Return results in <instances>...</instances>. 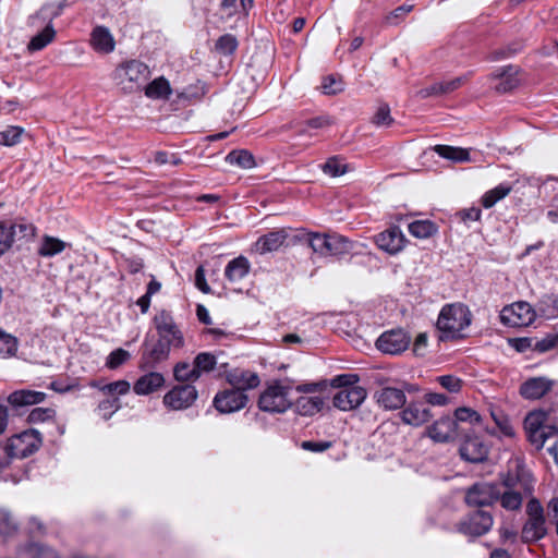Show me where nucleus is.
<instances>
[{
    "label": "nucleus",
    "mask_w": 558,
    "mask_h": 558,
    "mask_svg": "<svg viewBox=\"0 0 558 558\" xmlns=\"http://www.w3.org/2000/svg\"><path fill=\"white\" fill-rule=\"evenodd\" d=\"M295 238L306 241L313 252L320 256H341L349 254L352 250V243L339 234L328 235L301 231Z\"/></svg>",
    "instance_id": "nucleus-1"
},
{
    "label": "nucleus",
    "mask_w": 558,
    "mask_h": 558,
    "mask_svg": "<svg viewBox=\"0 0 558 558\" xmlns=\"http://www.w3.org/2000/svg\"><path fill=\"white\" fill-rule=\"evenodd\" d=\"M150 76L149 68L140 60H129L117 65L112 80L125 93L138 89Z\"/></svg>",
    "instance_id": "nucleus-2"
},
{
    "label": "nucleus",
    "mask_w": 558,
    "mask_h": 558,
    "mask_svg": "<svg viewBox=\"0 0 558 558\" xmlns=\"http://www.w3.org/2000/svg\"><path fill=\"white\" fill-rule=\"evenodd\" d=\"M525 512L527 518L522 526L521 539L525 544L536 543L548 533L544 508L537 498L532 497L526 504Z\"/></svg>",
    "instance_id": "nucleus-3"
},
{
    "label": "nucleus",
    "mask_w": 558,
    "mask_h": 558,
    "mask_svg": "<svg viewBox=\"0 0 558 558\" xmlns=\"http://www.w3.org/2000/svg\"><path fill=\"white\" fill-rule=\"evenodd\" d=\"M291 390L290 385H284L279 380L274 381L260 393L259 410L268 413H284L292 408Z\"/></svg>",
    "instance_id": "nucleus-4"
},
{
    "label": "nucleus",
    "mask_w": 558,
    "mask_h": 558,
    "mask_svg": "<svg viewBox=\"0 0 558 558\" xmlns=\"http://www.w3.org/2000/svg\"><path fill=\"white\" fill-rule=\"evenodd\" d=\"M43 439L37 429L29 428L15 434L7 441V450L12 459H24L35 453L41 446Z\"/></svg>",
    "instance_id": "nucleus-5"
},
{
    "label": "nucleus",
    "mask_w": 558,
    "mask_h": 558,
    "mask_svg": "<svg viewBox=\"0 0 558 558\" xmlns=\"http://www.w3.org/2000/svg\"><path fill=\"white\" fill-rule=\"evenodd\" d=\"M412 338L402 328H395L384 331L376 340L375 347L385 354L398 355L408 350Z\"/></svg>",
    "instance_id": "nucleus-6"
},
{
    "label": "nucleus",
    "mask_w": 558,
    "mask_h": 558,
    "mask_svg": "<svg viewBox=\"0 0 558 558\" xmlns=\"http://www.w3.org/2000/svg\"><path fill=\"white\" fill-rule=\"evenodd\" d=\"M535 312L524 301L506 305L500 312V322L508 327H525L535 320Z\"/></svg>",
    "instance_id": "nucleus-7"
},
{
    "label": "nucleus",
    "mask_w": 558,
    "mask_h": 558,
    "mask_svg": "<svg viewBox=\"0 0 558 558\" xmlns=\"http://www.w3.org/2000/svg\"><path fill=\"white\" fill-rule=\"evenodd\" d=\"M493 526V517L484 510H475L459 524L458 531L468 537L475 538L487 534Z\"/></svg>",
    "instance_id": "nucleus-8"
},
{
    "label": "nucleus",
    "mask_w": 558,
    "mask_h": 558,
    "mask_svg": "<svg viewBox=\"0 0 558 558\" xmlns=\"http://www.w3.org/2000/svg\"><path fill=\"white\" fill-rule=\"evenodd\" d=\"M172 347L169 340L158 339L151 345L145 341L138 367L142 371L154 369L159 363L168 360Z\"/></svg>",
    "instance_id": "nucleus-9"
},
{
    "label": "nucleus",
    "mask_w": 558,
    "mask_h": 558,
    "mask_svg": "<svg viewBox=\"0 0 558 558\" xmlns=\"http://www.w3.org/2000/svg\"><path fill=\"white\" fill-rule=\"evenodd\" d=\"M488 447L482 438L473 433H464L459 446L461 459L471 463H481L488 458Z\"/></svg>",
    "instance_id": "nucleus-10"
},
{
    "label": "nucleus",
    "mask_w": 558,
    "mask_h": 558,
    "mask_svg": "<svg viewBox=\"0 0 558 558\" xmlns=\"http://www.w3.org/2000/svg\"><path fill=\"white\" fill-rule=\"evenodd\" d=\"M154 325L158 332L159 339L169 340L173 348H181L184 344V338L177 326L170 312L161 310L154 317Z\"/></svg>",
    "instance_id": "nucleus-11"
},
{
    "label": "nucleus",
    "mask_w": 558,
    "mask_h": 558,
    "mask_svg": "<svg viewBox=\"0 0 558 558\" xmlns=\"http://www.w3.org/2000/svg\"><path fill=\"white\" fill-rule=\"evenodd\" d=\"M197 397L198 391L194 385H177L163 396V404L171 410H184L190 408Z\"/></svg>",
    "instance_id": "nucleus-12"
},
{
    "label": "nucleus",
    "mask_w": 558,
    "mask_h": 558,
    "mask_svg": "<svg viewBox=\"0 0 558 558\" xmlns=\"http://www.w3.org/2000/svg\"><path fill=\"white\" fill-rule=\"evenodd\" d=\"M219 376H225L233 389H240L243 392L256 388L260 383L256 373L239 367L228 369V363L219 364Z\"/></svg>",
    "instance_id": "nucleus-13"
},
{
    "label": "nucleus",
    "mask_w": 558,
    "mask_h": 558,
    "mask_svg": "<svg viewBox=\"0 0 558 558\" xmlns=\"http://www.w3.org/2000/svg\"><path fill=\"white\" fill-rule=\"evenodd\" d=\"M499 486L494 483H476L465 493V502L473 507L490 506L498 500Z\"/></svg>",
    "instance_id": "nucleus-14"
},
{
    "label": "nucleus",
    "mask_w": 558,
    "mask_h": 558,
    "mask_svg": "<svg viewBox=\"0 0 558 558\" xmlns=\"http://www.w3.org/2000/svg\"><path fill=\"white\" fill-rule=\"evenodd\" d=\"M247 401V395L240 389H227L215 396L213 404L218 412L228 414L242 410Z\"/></svg>",
    "instance_id": "nucleus-15"
},
{
    "label": "nucleus",
    "mask_w": 558,
    "mask_h": 558,
    "mask_svg": "<svg viewBox=\"0 0 558 558\" xmlns=\"http://www.w3.org/2000/svg\"><path fill=\"white\" fill-rule=\"evenodd\" d=\"M367 396L363 387H347L340 389L332 398V404L340 411H352L357 409Z\"/></svg>",
    "instance_id": "nucleus-16"
},
{
    "label": "nucleus",
    "mask_w": 558,
    "mask_h": 558,
    "mask_svg": "<svg viewBox=\"0 0 558 558\" xmlns=\"http://www.w3.org/2000/svg\"><path fill=\"white\" fill-rule=\"evenodd\" d=\"M554 384V380L544 376L531 377L521 384L520 395L527 400H538L551 390Z\"/></svg>",
    "instance_id": "nucleus-17"
},
{
    "label": "nucleus",
    "mask_w": 558,
    "mask_h": 558,
    "mask_svg": "<svg viewBox=\"0 0 558 558\" xmlns=\"http://www.w3.org/2000/svg\"><path fill=\"white\" fill-rule=\"evenodd\" d=\"M404 241V235L397 226H392L376 235L377 246L389 254L400 252L403 248Z\"/></svg>",
    "instance_id": "nucleus-18"
},
{
    "label": "nucleus",
    "mask_w": 558,
    "mask_h": 558,
    "mask_svg": "<svg viewBox=\"0 0 558 558\" xmlns=\"http://www.w3.org/2000/svg\"><path fill=\"white\" fill-rule=\"evenodd\" d=\"M378 404L385 410H397L404 405L407 398L402 389L384 387L375 395Z\"/></svg>",
    "instance_id": "nucleus-19"
},
{
    "label": "nucleus",
    "mask_w": 558,
    "mask_h": 558,
    "mask_svg": "<svg viewBox=\"0 0 558 558\" xmlns=\"http://www.w3.org/2000/svg\"><path fill=\"white\" fill-rule=\"evenodd\" d=\"M288 238V232L284 229L270 231L262 236L255 243L256 252L266 254L278 251Z\"/></svg>",
    "instance_id": "nucleus-20"
},
{
    "label": "nucleus",
    "mask_w": 558,
    "mask_h": 558,
    "mask_svg": "<svg viewBox=\"0 0 558 558\" xmlns=\"http://www.w3.org/2000/svg\"><path fill=\"white\" fill-rule=\"evenodd\" d=\"M436 331L438 341L453 340V304H446L437 318Z\"/></svg>",
    "instance_id": "nucleus-21"
},
{
    "label": "nucleus",
    "mask_w": 558,
    "mask_h": 558,
    "mask_svg": "<svg viewBox=\"0 0 558 558\" xmlns=\"http://www.w3.org/2000/svg\"><path fill=\"white\" fill-rule=\"evenodd\" d=\"M165 385V377L158 372H148L141 376L133 386V390L138 396H147Z\"/></svg>",
    "instance_id": "nucleus-22"
},
{
    "label": "nucleus",
    "mask_w": 558,
    "mask_h": 558,
    "mask_svg": "<svg viewBox=\"0 0 558 558\" xmlns=\"http://www.w3.org/2000/svg\"><path fill=\"white\" fill-rule=\"evenodd\" d=\"M432 417L429 409L421 402L410 403L401 412L402 421L412 426H421Z\"/></svg>",
    "instance_id": "nucleus-23"
},
{
    "label": "nucleus",
    "mask_w": 558,
    "mask_h": 558,
    "mask_svg": "<svg viewBox=\"0 0 558 558\" xmlns=\"http://www.w3.org/2000/svg\"><path fill=\"white\" fill-rule=\"evenodd\" d=\"M428 437L435 442H448L453 435V418L442 416L427 428Z\"/></svg>",
    "instance_id": "nucleus-24"
},
{
    "label": "nucleus",
    "mask_w": 558,
    "mask_h": 558,
    "mask_svg": "<svg viewBox=\"0 0 558 558\" xmlns=\"http://www.w3.org/2000/svg\"><path fill=\"white\" fill-rule=\"evenodd\" d=\"M90 45L96 52L110 53L114 50L116 41L107 27L96 26L90 34Z\"/></svg>",
    "instance_id": "nucleus-25"
},
{
    "label": "nucleus",
    "mask_w": 558,
    "mask_h": 558,
    "mask_svg": "<svg viewBox=\"0 0 558 558\" xmlns=\"http://www.w3.org/2000/svg\"><path fill=\"white\" fill-rule=\"evenodd\" d=\"M251 270V264L245 256H238L230 260L225 268V277L231 283L240 282Z\"/></svg>",
    "instance_id": "nucleus-26"
},
{
    "label": "nucleus",
    "mask_w": 558,
    "mask_h": 558,
    "mask_svg": "<svg viewBox=\"0 0 558 558\" xmlns=\"http://www.w3.org/2000/svg\"><path fill=\"white\" fill-rule=\"evenodd\" d=\"M46 393L41 391H35L29 389H21L13 391L8 397V402L15 408L34 405L44 402Z\"/></svg>",
    "instance_id": "nucleus-27"
},
{
    "label": "nucleus",
    "mask_w": 558,
    "mask_h": 558,
    "mask_svg": "<svg viewBox=\"0 0 558 558\" xmlns=\"http://www.w3.org/2000/svg\"><path fill=\"white\" fill-rule=\"evenodd\" d=\"M324 399L319 396L314 397H300L292 401L294 412L302 416H314L324 409Z\"/></svg>",
    "instance_id": "nucleus-28"
},
{
    "label": "nucleus",
    "mask_w": 558,
    "mask_h": 558,
    "mask_svg": "<svg viewBox=\"0 0 558 558\" xmlns=\"http://www.w3.org/2000/svg\"><path fill=\"white\" fill-rule=\"evenodd\" d=\"M518 69L513 65H507L496 73L494 77L498 78L499 82L496 84L495 89L498 93H508L514 89L519 85V78L517 77Z\"/></svg>",
    "instance_id": "nucleus-29"
},
{
    "label": "nucleus",
    "mask_w": 558,
    "mask_h": 558,
    "mask_svg": "<svg viewBox=\"0 0 558 558\" xmlns=\"http://www.w3.org/2000/svg\"><path fill=\"white\" fill-rule=\"evenodd\" d=\"M500 478L501 484L507 488V490H518L517 488L520 486L525 495H532L533 493L534 488L532 481L529 482L524 480L523 474H521L519 470L515 472L509 471L507 473H502Z\"/></svg>",
    "instance_id": "nucleus-30"
},
{
    "label": "nucleus",
    "mask_w": 558,
    "mask_h": 558,
    "mask_svg": "<svg viewBox=\"0 0 558 558\" xmlns=\"http://www.w3.org/2000/svg\"><path fill=\"white\" fill-rule=\"evenodd\" d=\"M513 186L508 182H502L492 190L485 192L481 198V204L484 208L489 209L494 207L499 201L508 196Z\"/></svg>",
    "instance_id": "nucleus-31"
},
{
    "label": "nucleus",
    "mask_w": 558,
    "mask_h": 558,
    "mask_svg": "<svg viewBox=\"0 0 558 558\" xmlns=\"http://www.w3.org/2000/svg\"><path fill=\"white\" fill-rule=\"evenodd\" d=\"M171 93L170 83L163 76L155 78L145 86V95L151 99H169Z\"/></svg>",
    "instance_id": "nucleus-32"
},
{
    "label": "nucleus",
    "mask_w": 558,
    "mask_h": 558,
    "mask_svg": "<svg viewBox=\"0 0 558 558\" xmlns=\"http://www.w3.org/2000/svg\"><path fill=\"white\" fill-rule=\"evenodd\" d=\"M70 244L51 235H44L37 254L41 257H53L62 253Z\"/></svg>",
    "instance_id": "nucleus-33"
},
{
    "label": "nucleus",
    "mask_w": 558,
    "mask_h": 558,
    "mask_svg": "<svg viewBox=\"0 0 558 558\" xmlns=\"http://www.w3.org/2000/svg\"><path fill=\"white\" fill-rule=\"evenodd\" d=\"M194 365L197 373L198 378L203 373H209L214 369L219 371V355H216L210 352H201L194 357Z\"/></svg>",
    "instance_id": "nucleus-34"
},
{
    "label": "nucleus",
    "mask_w": 558,
    "mask_h": 558,
    "mask_svg": "<svg viewBox=\"0 0 558 558\" xmlns=\"http://www.w3.org/2000/svg\"><path fill=\"white\" fill-rule=\"evenodd\" d=\"M56 36V31L49 22L47 26L37 35H35L27 45V49L31 52L39 51L49 45Z\"/></svg>",
    "instance_id": "nucleus-35"
},
{
    "label": "nucleus",
    "mask_w": 558,
    "mask_h": 558,
    "mask_svg": "<svg viewBox=\"0 0 558 558\" xmlns=\"http://www.w3.org/2000/svg\"><path fill=\"white\" fill-rule=\"evenodd\" d=\"M472 318V313L466 305L462 303H456V320L459 319V326L456 327V340L464 339L468 337V333L464 332V329L471 325Z\"/></svg>",
    "instance_id": "nucleus-36"
},
{
    "label": "nucleus",
    "mask_w": 558,
    "mask_h": 558,
    "mask_svg": "<svg viewBox=\"0 0 558 558\" xmlns=\"http://www.w3.org/2000/svg\"><path fill=\"white\" fill-rule=\"evenodd\" d=\"M456 423H469L470 425L481 424L482 416L481 414L469 407H458L454 412ZM461 429L458 424H456V437L461 435Z\"/></svg>",
    "instance_id": "nucleus-37"
},
{
    "label": "nucleus",
    "mask_w": 558,
    "mask_h": 558,
    "mask_svg": "<svg viewBox=\"0 0 558 558\" xmlns=\"http://www.w3.org/2000/svg\"><path fill=\"white\" fill-rule=\"evenodd\" d=\"M226 161L243 169H251L256 166L254 156L245 149L230 151L226 157Z\"/></svg>",
    "instance_id": "nucleus-38"
},
{
    "label": "nucleus",
    "mask_w": 558,
    "mask_h": 558,
    "mask_svg": "<svg viewBox=\"0 0 558 558\" xmlns=\"http://www.w3.org/2000/svg\"><path fill=\"white\" fill-rule=\"evenodd\" d=\"M498 500L504 509L515 511L522 506L523 494L520 490H499Z\"/></svg>",
    "instance_id": "nucleus-39"
},
{
    "label": "nucleus",
    "mask_w": 558,
    "mask_h": 558,
    "mask_svg": "<svg viewBox=\"0 0 558 558\" xmlns=\"http://www.w3.org/2000/svg\"><path fill=\"white\" fill-rule=\"evenodd\" d=\"M173 377L175 380L189 384L198 379L195 365L187 362H179L173 367Z\"/></svg>",
    "instance_id": "nucleus-40"
},
{
    "label": "nucleus",
    "mask_w": 558,
    "mask_h": 558,
    "mask_svg": "<svg viewBox=\"0 0 558 558\" xmlns=\"http://www.w3.org/2000/svg\"><path fill=\"white\" fill-rule=\"evenodd\" d=\"M409 232L417 239H427L432 236L437 228L430 220H415L409 225Z\"/></svg>",
    "instance_id": "nucleus-41"
},
{
    "label": "nucleus",
    "mask_w": 558,
    "mask_h": 558,
    "mask_svg": "<svg viewBox=\"0 0 558 558\" xmlns=\"http://www.w3.org/2000/svg\"><path fill=\"white\" fill-rule=\"evenodd\" d=\"M17 348V338L10 333H7L0 328V357L9 359L15 356Z\"/></svg>",
    "instance_id": "nucleus-42"
},
{
    "label": "nucleus",
    "mask_w": 558,
    "mask_h": 558,
    "mask_svg": "<svg viewBox=\"0 0 558 558\" xmlns=\"http://www.w3.org/2000/svg\"><path fill=\"white\" fill-rule=\"evenodd\" d=\"M490 416L494 420L496 426L500 433L506 437L514 436V428L511 424L509 416L500 409H492Z\"/></svg>",
    "instance_id": "nucleus-43"
},
{
    "label": "nucleus",
    "mask_w": 558,
    "mask_h": 558,
    "mask_svg": "<svg viewBox=\"0 0 558 558\" xmlns=\"http://www.w3.org/2000/svg\"><path fill=\"white\" fill-rule=\"evenodd\" d=\"M25 130L22 126L9 125L0 132V145L12 147L21 142Z\"/></svg>",
    "instance_id": "nucleus-44"
},
{
    "label": "nucleus",
    "mask_w": 558,
    "mask_h": 558,
    "mask_svg": "<svg viewBox=\"0 0 558 558\" xmlns=\"http://www.w3.org/2000/svg\"><path fill=\"white\" fill-rule=\"evenodd\" d=\"M238 46H239V43L234 35L225 34L217 39V41L215 44V49L220 54L231 56L236 51Z\"/></svg>",
    "instance_id": "nucleus-45"
},
{
    "label": "nucleus",
    "mask_w": 558,
    "mask_h": 558,
    "mask_svg": "<svg viewBox=\"0 0 558 558\" xmlns=\"http://www.w3.org/2000/svg\"><path fill=\"white\" fill-rule=\"evenodd\" d=\"M24 550L29 558H59L56 550L39 543H29Z\"/></svg>",
    "instance_id": "nucleus-46"
},
{
    "label": "nucleus",
    "mask_w": 558,
    "mask_h": 558,
    "mask_svg": "<svg viewBox=\"0 0 558 558\" xmlns=\"http://www.w3.org/2000/svg\"><path fill=\"white\" fill-rule=\"evenodd\" d=\"M93 387H97L96 384H92ZM99 390L102 391L106 395H109L112 397H116V396H123V395H126L129 391H130V383L128 380H124V379H120V380H117V381H112V383H109L107 385H104L101 387H99Z\"/></svg>",
    "instance_id": "nucleus-47"
},
{
    "label": "nucleus",
    "mask_w": 558,
    "mask_h": 558,
    "mask_svg": "<svg viewBox=\"0 0 558 558\" xmlns=\"http://www.w3.org/2000/svg\"><path fill=\"white\" fill-rule=\"evenodd\" d=\"M14 241V226L8 221H0V256L3 255Z\"/></svg>",
    "instance_id": "nucleus-48"
},
{
    "label": "nucleus",
    "mask_w": 558,
    "mask_h": 558,
    "mask_svg": "<svg viewBox=\"0 0 558 558\" xmlns=\"http://www.w3.org/2000/svg\"><path fill=\"white\" fill-rule=\"evenodd\" d=\"M17 532V523L13 519L12 514L0 509V537H8Z\"/></svg>",
    "instance_id": "nucleus-49"
},
{
    "label": "nucleus",
    "mask_w": 558,
    "mask_h": 558,
    "mask_svg": "<svg viewBox=\"0 0 558 558\" xmlns=\"http://www.w3.org/2000/svg\"><path fill=\"white\" fill-rule=\"evenodd\" d=\"M395 119L390 114V108L387 104H381L372 118V123L377 128H388L392 125Z\"/></svg>",
    "instance_id": "nucleus-50"
},
{
    "label": "nucleus",
    "mask_w": 558,
    "mask_h": 558,
    "mask_svg": "<svg viewBox=\"0 0 558 558\" xmlns=\"http://www.w3.org/2000/svg\"><path fill=\"white\" fill-rule=\"evenodd\" d=\"M131 359L129 351L118 348L109 353L106 360V367L109 369H117Z\"/></svg>",
    "instance_id": "nucleus-51"
},
{
    "label": "nucleus",
    "mask_w": 558,
    "mask_h": 558,
    "mask_svg": "<svg viewBox=\"0 0 558 558\" xmlns=\"http://www.w3.org/2000/svg\"><path fill=\"white\" fill-rule=\"evenodd\" d=\"M330 124H331V120L328 116L315 117V118L307 120L304 123V125H302L300 128V130L298 131V134L312 136L313 134L310 132V129H314V130L323 129V128L329 126Z\"/></svg>",
    "instance_id": "nucleus-52"
},
{
    "label": "nucleus",
    "mask_w": 558,
    "mask_h": 558,
    "mask_svg": "<svg viewBox=\"0 0 558 558\" xmlns=\"http://www.w3.org/2000/svg\"><path fill=\"white\" fill-rule=\"evenodd\" d=\"M121 408V402L118 397H112L102 400L98 404V412L102 418L109 420L119 409Z\"/></svg>",
    "instance_id": "nucleus-53"
},
{
    "label": "nucleus",
    "mask_w": 558,
    "mask_h": 558,
    "mask_svg": "<svg viewBox=\"0 0 558 558\" xmlns=\"http://www.w3.org/2000/svg\"><path fill=\"white\" fill-rule=\"evenodd\" d=\"M344 88L343 81L335 75H327L323 78L322 89L326 95H336Z\"/></svg>",
    "instance_id": "nucleus-54"
},
{
    "label": "nucleus",
    "mask_w": 558,
    "mask_h": 558,
    "mask_svg": "<svg viewBox=\"0 0 558 558\" xmlns=\"http://www.w3.org/2000/svg\"><path fill=\"white\" fill-rule=\"evenodd\" d=\"M437 154L439 157H442L447 160H453V146L449 145H435L423 153V158H432Z\"/></svg>",
    "instance_id": "nucleus-55"
},
{
    "label": "nucleus",
    "mask_w": 558,
    "mask_h": 558,
    "mask_svg": "<svg viewBox=\"0 0 558 558\" xmlns=\"http://www.w3.org/2000/svg\"><path fill=\"white\" fill-rule=\"evenodd\" d=\"M322 169L326 174L335 178L344 174L347 166L342 165L336 157H331L322 166Z\"/></svg>",
    "instance_id": "nucleus-56"
},
{
    "label": "nucleus",
    "mask_w": 558,
    "mask_h": 558,
    "mask_svg": "<svg viewBox=\"0 0 558 558\" xmlns=\"http://www.w3.org/2000/svg\"><path fill=\"white\" fill-rule=\"evenodd\" d=\"M54 414V410L50 408H35L28 414L27 421L29 423H40L52 418Z\"/></svg>",
    "instance_id": "nucleus-57"
},
{
    "label": "nucleus",
    "mask_w": 558,
    "mask_h": 558,
    "mask_svg": "<svg viewBox=\"0 0 558 558\" xmlns=\"http://www.w3.org/2000/svg\"><path fill=\"white\" fill-rule=\"evenodd\" d=\"M65 5V0H62L57 5L45 4L39 10L38 15H41L44 19L48 17L49 22H51L53 19L58 17L62 13Z\"/></svg>",
    "instance_id": "nucleus-58"
},
{
    "label": "nucleus",
    "mask_w": 558,
    "mask_h": 558,
    "mask_svg": "<svg viewBox=\"0 0 558 558\" xmlns=\"http://www.w3.org/2000/svg\"><path fill=\"white\" fill-rule=\"evenodd\" d=\"M357 381L359 376L356 374H341L331 380V386L340 389H347V387H356L355 384Z\"/></svg>",
    "instance_id": "nucleus-59"
},
{
    "label": "nucleus",
    "mask_w": 558,
    "mask_h": 558,
    "mask_svg": "<svg viewBox=\"0 0 558 558\" xmlns=\"http://www.w3.org/2000/svg\"><path fill=\"white\" fill-rule=\"evenodd\" d=\"M558 345V331L548 333L535 344V350L538 352L549 351Z\"/></svg>",
    "instance_id": "nucleus-60"
},
{
    "label": "nucleus",
    "mask_w": 558,
    "mask_h": 558,
    "mask_svg": "<svg viewBox=\"0 0 558 558\" xmlns=\"http://www.w3.org/2000/svg\"><path fill=\"white\" fill-rule=\"evenodd\" d=\"M542 304L544 305L543 311L545 312L548 318L558 317V295H547L542 301Z\"/></svg>",
    "instance_id": "nucleus-61"
},
{
    "label": "nucleus",
    "mask_w": 558,
    "mask_h": 558,
    "mask_svg": "<svg viewBox=\"0 0 558 558\" xmlns=\"http://www.w3.org/2000/svg\"><path fill=\"white\" fill-rule=\"evenodd\" d=\"M332 447L331 441H315V440H305L301 444V448L311 451V452H324Z\"/></svg>",
    "instance_id": "nucleus-62"
},
{
    "label": "nucleus",
    "mask_w": 558,
    "mask_h": 558,
    "mask_svg": "<svg viewBox=\"0 0 558 558\" xmlns=\"http://www.w3.org/2000/svg\"><path fill=\"white\" fill-rule=\"evenodd\" d=\"M412 10H413V5L412 4L404 3V4L400 5V7H398L397 9H395L393 11H391L386 16V23H388V24H396L397 22H395V20L403 19V16L407 15Z\"/></svg>",
    "instance_id": "nucleus-63"
},
{
    "label": "nucleus",
    "mask_w": 558,
    "mask_h": 558,
    "mask_svg": "<svg viewBox=\"0 0 558 558\" xmlns=\"http://www.w3.org/2000/svg\"><path fill=\"white\" fill-rule=\"evenodd\" d=\"M547 517L549 521L556 525V532L558 535V497L551 498L547 504Z\"/></svg>",
    "instance_id": "nucleus-64"
}]
</instances>
